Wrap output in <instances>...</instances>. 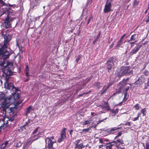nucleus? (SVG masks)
<instances>
[{
	"label": "nucleus",
	"mask_w": 149,
	"mask_h": 149,
	"mask_svg": "<svg viewBox=\"0 0 149 149\" xmlns=\"http://www.w3.org/2000/svg\"><path fill=\"white\" fill-rule=\"evenodd\" d=\"M3 46L0 48V67L3 73L6 74L12 68L13 63L11 62H7L6 59L8 58L13 53L12 51L9 52L8 49L4 48Z\"/></svg>",
	"instance_id": "f257e3e1"
},
{
	"label": "nucleus",
	"mask_w": 149,
	"mask_h": 149,
	"mask_svg": "<svg viewBox=\"0 0 149 149\" xmlns=\"http://www.w3.org/2000/svg\"><path fill=\"white\" fill-rule=\"evenodd\" d=\"M20 95L19 93L15 94L14 96L11 97H8L4 101V103L2 105L3 107V112H6V110L8 109V111L10 110V112L13 111H17V105L22 102L21 100H19L18 101H16V100L19 98Z\"/></svg>",
	"instance_id": "f03ea898"
},
{
	"label": "nucleus",
	"mask_w": 149,
	"mask_h": 149,
	"mask_svg": "<svg viewBox=\"0 0 149 149\" xmlns=\"http://www.w3.org/2000/svg\"><path fill=\"white\" fill-rule=\"evenodd\" d=\"M3 17L4 21L3 25L2 26H5L6 28L9 27L10 26V22L12 21L14 19L13 18L10 17L8 12L6 10H3L2 13L1 15Z\"/></svg>",
	"instance_id": "7ed1b4c3"
},
{
	"label": "nucleus",
	"mask_w": 149,
	"mask_h": 149,
	"mask_svg": "<svg viewBox=\"0 0 149 149\" xmlns=\"http://www.w3.org/2000/svg\"><path fill=\"white\" fill-rule=\"evenodd\" d=\"M46 145L48 149H56L58 147L56 141L54 136L47 137L45 139Z\"/></svg>",
	"instance_id": "20e7f679"
},
{
	"label": "nucleus",
	"mask_w": 149,
	"mask_h": 149,
	"mask_svg": "<svg viewBox=\"0 0 149 149\" xmlns=\"http://www.w3.org/2000/svg\"><path fill=\"white\" fill-rule=\"evenodd\" d=\"M9 78V76H7L5 78V81L4 84L5 88L10 90L14 89L16 91H17L18 90L14 86L13 84L8 81V79Z\"/></svg>",
	"instance_id": "39448f33"
},
{
	"label": "nucleus",
	"mask_w": 149,
	"mask_h": 149,
	"mask_svg": "<svg viewBox=\"0 0 149 149\" xmlns=\"http://www.w3.org/2000/svg\"><path fill=\"white\" fill-rule=\"evenodd\" d=\"M120 72L121 74H120V76L130 75L132 74V71L130 70V68L128 66L121 67Z\"/></svg>",
	"instance_id": "423d86ee"
},
{
	"label": "nucleus",
	"mask_w": 149,
	"mask_h": 149,
	"mask_svg": "<svg viewBox=\"0 0 149 149\" xmlns=\"http://www.w3.org/2000/svg\"><path fill=\"white\" fill-rule=\"evenodd\" d=\"M112 1V0H107L104 9V12L105 13L109 12L111 10V2Z\"/></svg>",
	"instance_id": "0eeeda50"
},
{
	"label": "nucleus",
	"mask_w": 149,
	"mask_h": 149,
	"mask_svg": "<svg viewBox=\"0 0 149 149\" xmlns=\"http://www.w3.org/2000/svg\"><path fill=\"white\" fill-rule=\"evenodd\" d=\"M66 129L65 128L63 129L61 134L60 137L59 138L58 140V142L60 143L66 139Z\"/></svg>",
	"instance_id": "6e6552de"
},
{
	"label": "nucleus",
	"mask_w": 149,
	"mask_h": 149,
	"mask_svg": "<svg viewBox=\"0 0 149 149\" xmlns=\"http://www.w3.org/2000/svg\"><path fill=\"white\" fill-rule=\"evenodd\" d=\"M81 140L78 139L74 143L75 145V148L77 149H82L83 148H84L83 144L81 143L79 144Z\"/></svg>",
	"instance_id": "1a4fd4ad"
},
{
	"label": "nucleus",
	"mask_w": 149,
	"mask_h": 149,
	"mask_svg": "<svg viewBox=\"0 0 149 149\" xmlns=\"http://www.w3.org/2000/svg\"><path fill=\"white\" fill-rule=\"evenodd\" d=\"M36 137V138L34 139L32 138L31 137L28 139L26 141V144L27 145H30L31 144V143L34 141H36L39 139L40 137V136L38 135H34V137Z\"/></svg>",
	"instance_id": "9d476101"
},
{
	"label": "nucleus",
	"mask_w": 149,
	"mask_h": 149,
	"mask_svg": "<svg viewBox=\"0 0 149 149\" xmlns=\"http://www.w3.org/2000/svg\"><path fill=\"white\" fill-rule=\"evenodd\" d=\"M11 36L9 35H6L4 36V43L3 45L4 47H6L8 46V43L11 40Z\"/></svg>",
	"instance_id": "9b49d317"
},
{
	"label": "nucleus",
	"mask_w": 149,
	"mask_h": 149,
	"mask_svg": "<svg viewBox=\"0 0 149 149\" xmlns=\"http://www.w3.org/2000/svg\"><path fill=\"white\" fill-rule=\"evenodd\" d=\"M106 65L108 69V71L109 72V71L111 69L112 67L114 65L112 59L108 61L107 62Z\"/></svg>",
	"instance_id": "f8f14e48"
},
{
	"label": "nucleus",
	"mask_w": 149,
	"mask_h": 149,
	"mask_svg": "<svg viewBox=\"0 0 149 149\" xmlns=\"http://www.w3.org/2000/svg\"><path fill=\"white\" fill-rule=\"evenodd\" d=\"M120 128L121 127H113L110 129H108L107 132H108L109 134H112L116 133L117 130Z\"/></svg>",
	"instance_id": "ddd939ff"
},
{
	"label": "nucleus",
	"mask_w": 149,
	"mask_h": 149,
	"mask_svg": "<svg viewBox=\"0 0 149 149\" xmlns=\"http://www.w3.org/2000/svg\"><path fill=\"white\" fill-rule=\"evenodd\" d=\"M8 98H7L5 99V94L2 92H0V100H3V102L1 104V107L3 109V107H2V105L4 102V101L7 99Z\"/></svg>",
	"instance_id": "4468645a"
},
{
	"label": "nucleus",
	"mask_w": 149,
	"mask_h": 149,
	"mask_svg": "<svg viewBox=\"0 0 149 149\" xmlns=\"http://www.w3.org/2000/svg\"><path fill=\"white\" fill-rule=\"evenodd\" d=\"M118 112H111L109 114V116L112 119L115 120L118 117L117 114Z\"/></svg>",
	"instance_id": "2eb2a0df"
},
{
	"label": "nucleus",
	"mask_w": 149,
	"mask_h": 149,
	"mask_svg": "<svg viewBox=\"0 0 149 149\" xmlns=\"http://www.w3.org/2000/svg\"><path fill=\"white\" fill-rule=\"evenodd\" d=\"M93 119V117L88 118V119L86 120L83 123V125H86L90 124L92 122Z\"/></svg>",
	"instance_id": "dca6fc26"
},
{
	"label": "nucleus",
	"mask_w": 149,
	"mask_h": 149,
	"mask_svg": "<svg viewBox=\"0 0 149 149\" xmlns=\"http://www.w3.org/2000/svg\"><path fill=\"white\" fill-rule=\"evenodd\" d=\"M122 137L121 139H117L116 141H114L113 142H115L117 144L119 145V146L121 145L123 143L122 140Z\"/></svg>",
	"instance_id": "f3484780"
},
{
	"label": "nucleus",
	"mask_w": 149,
	"mask_h": 149,
	"mask_svg": "<svg viewBox=\"0 0 149 149\" xmlns=\"http://www.w3.org/2000/svg\"><path fill=\"white\" fill-rule=\"evenodd\" d=\"M8 141H6L3 143L1 144L0 146V148L1 149H5V147L6 146L7 144H8Z\"/></svg>",
	"instance_id": "a211bd4d"
},
{
	"label": "nucleus",
	"mask_w": 149,
	"mask_h": 149,
	"mask_svg": "<svg viewBox=\"0 0 149 149\" xmlns=\"http://www.w3.org/2000/svg\"><path fill=\"white\" fill-rule=\"evenodd\" d=\"M113 142L111 143H108L107 144L106 148L107 149H112V147L114 146H113Z\"/></svg>",
	"instance_id": "6ab92c4d"
},
{
	"label": "nucleus",
	"mask_w": 149,
	"mask_h": 149,
	"mask_svg": "<svg viewBox=\"0 0 149 149\" xmlns=\"http://www.w3.org/2000/svg\"><path fill=\"white\" fill-rule=\"evenodd\" d=\"M35 111V110L34 108L31 106H30L26 109V112H30V111Z\"/></svg>",
	"instance_id": "aec40b11"
},
{
	"label": "nucleus",
	"mask_w": 149,
	"mask_h": 149,
	"mask_svg": "<svg viewBox=\"0 0 149 149\" xmlns=\"http://www.w3.org/2000/svg\"><path fill=\"white\" fill-rule=\"evenodd\" d=\"M91 127H89V128L87 129H84L82 130V132H90L91 131Z\"/></svg>",
	"instance_id": "412c9836"
},
{
	"label": "nucleus",
	"mask_w": 149,
	"mask_h": 149,
	"mask_svg": "<svg viewBox=\"0 0 149 149\" xmlns=\"http://www.w3.org/2000/svg\"><path fill=\"white\" fill-rule=\"evenodd\" d=\"M113 144L114 146L112 147V149H116V148H119V145L117 144L115 142H113Z\"/></svg>",
	"instance_id": "4be33fe9"
},
{
	"label": "nucleus",
	"mask_w": 149,
	"mask_h": 149,
	"mask_svg": "<svg viewBox=\"0 0 149 149\" xmlns=\"http://www.w3.org/2000/svg\"><path fill=\"white\" fill-rule=\"evenodd\" d=\"M122 42V40H120L117 43V45L116 46V47H118L120 45H121L122 44L121 42Z\"/></svg>",
	"instance_id": "5701e85b"
},
{
	"label": "nucleus",
	"mask_w": 149,
	"mask_h": 149,
	"mask_svg": "<svg viewBox=\"0 0 149 149\" xmlns=\"http://www.w3.org/2000/svg\"><path fill=\"white\" fill-rule=\"evenodd\" d=\"M138 51V49L137 48H134L133 50H132L131 53L132 54H135Z\"/></svg>",
	"instance_id": "b1692460"
},
{
	"label": "nucleus",
	"mask_w": 149,
	"mask_h": 149,
	"mask_svg": "<svg viewBox=\"0 0 149 149\" xmlns=\"http://www.w3.org/2000/svg\"><path fill=\"white\" fill-rule=\"evenodd\" d=\"M121 134H122V132H118V135L115 137L114 139H117V138L118 137L121 136Z\"/></svg>",
	"instance_id": "393cba45"
},
{
	"label": "nucleus",
	"mask_w": 149,
	"mask_h": 149,
	"mask_svg": "<svg viewBox=\"0 0 149 149\" xmlns=\"http://www.w3.org/2000/svg\"><path fill=\"white\" fill-rule=\"evenodd\" d=\"M81 58V56L80 55H79L77 56V57L76 59V61L77 63H78L79 60Z\"/></svg>",
	"instance_id": "a878e982"
},
{
	"label": "nucleus",
	"mask_w": 149,
	"mask_h": 149,
	"mask_svg": "<svg viewBox=\"0 0 149 149\" xmlns=\"http://www.w3.org/2000/svg\"><path fill=\"white\" fill-rule=\"evenodd\" d=\"M93 20V17L92 16H91L89 18L87 23V24H88L91 22V21Z\"/></svg>",
	"instance_id": "bb28decb"
},
{
	"label": "nucleus",
	"mask_w": 149,
	"mask_h": 149,
	"mask_svg": "<svg viewBox=\"0 0 149 149\" xmlns=\"http://www.w3.org/2000/svg\"><path fill=\"white\" fill-rule=\"evenodd\" d=\"M127 94L126 93L125 94L124 98L123 100L125 102L127 100Z\"/></svg>",
	"instance_id": "cd10ccee"
},
{
	"label": "nucleus",
	"mask_w": 149,
	"mask_h": 149,
	"mask_svg": "<svg viewBox=\"0 0 149 149\" xmlns=\"http://www.w3.org/2000/svg\"><path fill=\"white\" fill-rule=\"evenodd\" d=\"M0 3L2 5V9H4V8L3 7V6H4V3H3V0H0Z\"/></svg>",
	"instance_id": "c85d7f7f"
},
{
	"label": "nucleus",
	"mask_w": 149,
	"mask_h": 149,
	"mask_svg": "<svg viewBox=\"0 0 149 149\" xmlns=\"http://www.w3.org/2000/svg\"><path fill=\"white\" fill-rule=\"evenodd\" d=\"M28 66L27 65L26 66V75L27 76H29V73L28 72Z\"/></svg>",
	"instance_id": "c756f323"
},
{
	"label": "nucleus",
	"mask_w": 149,
	"mask_h": 149,
	"mask_svg": "<svg viewBox=\"0 0 149 149\" xmlns=\"http://www.w3.org/2000/svg\"><path fill=\"white\" fill-rule=\"evenodd\" d=\"M146 149H149V142L146 143Z\"/></svg>",
	"instance_id": "7c9ffc66"
},
{
	"label": "nucleus",
	"mask_w": 149,
	"mask_h": 149,
	"mask_svg": "<svg viewBox=\"0 0 149 149\" xmlns=\"http://www.w3.org/2000/svg\"><path fill=\"white\" fill-rule=\"evenodd\" d=\"M134 108L136 109H138L139 108V104H137L134 106Z\"/></svg>",
	"instance_id": "2f4dec72"
},
{
	"label": "nucleus",
	"mask_w": 149,
	"mask_h": 149,
	"mask_svg": "<svg viewBox=\"0 0 149 149\" xmlns=\"http://www.w3.org/2000/svg\"><path fill=\"white\" fill-rule=\"evenodd\" d=\"M38 128H37L35 131H34L33 133V134H34L37 133L38 131Z\"/></svg>",
	"instance_id": "473e14b6"
},
{
	"label": "nucleus",
	"mask_w": 149,
	"mask_h": 149,
	"mask_svg": "<svg viewBox=\"0 0 149 149\" xmlns=\"http://www.w3.org/2000/svg\"><path fill=\"white\" fill-rule=\"evenodd\" d=\"M107 118H104V119H103V120H100L98 121V123H97V125L99 123H100L101 122H102L104 120L106 119Z\"/></svg>",
	"instance_id": "72a5a7b5"
},
{
	"label": "nucleus",
	"mask_w": 149,
	"mask_h": 149,
	"mask_svg": "<svg viewBox=\"0 0 149 149\" xmlns=\"http://www.w3.org/2000/svg\"><path fill=\"white\" fill-rule=\"evenodd\" d=\"M30 123V121L29 120H28V121L26 122L25 124L24 125V126H26L27 125Z\"/></svg>",
	"instance_id": "f704fd0d"
},
{
	"label": "nucleus",
	"mask_w": 149,
	"mask_h": 149,
	"mask_svg": "<svg viewBox=\"0 0 149 149\" xmlns=\"http://www.w3.org/2000/svg\"><path fill=\"white\" fill-rule=\"evenodd\" d=\"M99 143H103V141L102 139H99Z\"/></svg>",
	"instance_id": "c9c22d12"
},
{
	"label": "nucleus",
	"mask_w": 149,
	"mask_h": 149,
	"mask_svg": "<svg viewBox=\"0 0 149 149\" xmlns=\"http://www.w3.org/2000/svg\"><path fill=\"white\" fill-rule=\"evenodd\" d=\"M143 74L146 75H148V72L146 71H145L143 72Z\"/></svg>",
	"instance_id": "e433bc0d"
},
{
	"label": "nucleus",
	"mask_w": 149,
	"mask_h": 149,
	"mask_svg": "<svg viewBox=\"0 0 149 149\" xmlns=\"http://www.w3.org/2000/svg\"><path fill=\"white\" fill-rule=\"evenodd\" d=\"M139 116H138L136 117L133 120L134 121H136L138 120L139 118Z\"/></svg>",
	"instance_id": "4c0bfd02"
},
{
	"label": "nucleus",
	"mask_w": 149,
	"mask_h": 149,
	"mask_svg": "<svg viewBox=\"0 0 149 149\" xmlns=\"http://www.w3.org/2000/svg\"><path fill=\"white\" fill-rule=\"evenodd\" d=\"M125 85H126V84H123V85H121V86H120V89H122V88H123V87H124L125 86Z\"/></svg>",
	"instance_id": "58836bf2"
},
{
	"label": "nucleus",
	"mask_w": 149,
	"mask_h": 149,
	"mask_svg": "<svg viewBox=\"0 0 149 149\" xmlns=\"http://www.w3.org/2000/svg\"><path fill=\"white\" fill-rule=\"evenodd\" d=\"M92 0H88L87 2V5L89 3H92Z\"/></svg>",
	"instance_id": "ea45409f"
},
{
	"label": "nucleus",
	"mask_w": 149,
	"mask_h": 149,
	"mask_svg": "<svg viewBox=\"0 0 149 149\" xmlns=\"http://www.w3.org/2000/svg\"><path fill=\"white\" fill-rule=\"evenodd\" d=\"M125 125H127L129 126H130V122H127L125 123Z\"/></svg>",
	"instance_id": "a19ab883"
},
{
	"label": "nucleus",
	"mask_w": 149,
	"mask_h": 149,
	"mask_svg": "<svg viewBox=\"0 0 149 149\" xmlns=\"http://www.w3.org/2000/svg\"><path fill=\"white\" fill-rule=\"evenodd\" d=\"M134 35H132V36L131 38H130V40H129L128 41V42H129L130 40H133V37H134Z\"/></svg>",
	"instance_id": "79ce46f5"
},
{
	"label": "nucleus",
	"mask_w": 149,
	"mask_h": 149,
	"mask_svg": "<svg viewBox=\"0 0 149 149\" xmlns=\"http://www.w3.org/2000/svg\"><path fill=\"white\" fill-rule=\"evenodd\" d=\"M125 36L126 34H124L121 37L120 40H122L123 39V38L125 37Z\"/></svg>",
	"instance_id": "37998d69"
},
{
	"label": "nucleus",
	"mask_w": 149,
	"mask_h": 149,
	"mask_svg": "<svg viewBox=\"0 0 149 149\" xmlns=\"http://www.w3.org/2000/svg\"><path fill=\"white\" fill-rule=\"evenodd\" d=\"M146 22L147 23L149 22V16L148 17L146 21Z\"/></svg>",
	"instance_id": "c03bdc74"
},
{
	"label": "nucleus",
	"mask_w": 149,
	"mask_h": 149,
	"mask_svg": "<svg viewBox=\"0 0 149 149\" xmlns=\"http://www.w3.org/2000/svg\"><path fill=\"white\" fill-rule=\"evenodd\" d=\"M129 87H127L125 88V90L126 91V92L129 90Z\"/></svg>",
	"instance_id": "a18cd8bd"
},
{
	"label": "nucleus",
	"mask_w": 149,
	"mask_h": 149,
	"mask_svg": "<svg viewBox=\"0 0 149 149\" xmlns=\"http://www.w3.org/2000/svg\"><path fill=\"white\" fill-rule=\"evenodd\" d=\"M91 114L92 116H95L96 114L95 113V112H91Z\"/></svg>",
	"instance_id": "49530a36"
},
{
	"label": "nucleus",
	"mask_w": 149,
	"mask_h": 149,
	"mask_svg": "<svg viewBox=\"0 0 149 149\" xmlns=\"http://www.w3.org/2000/svg\"><path fill=\"white\" fill-rule=\"evenodd\" d=\"M147 85L148 86H149V78L148 79V81L147 83Z\"/></svg>",
	"instance_id": "de8ad7c7"
},
{
	"label": "nucleus",
	"mask_w": 149,
	"mask_h": 149,
	"mask_svg": "<svg viewBox=\"0 0 149 149\" xmlns=\"http://www.w3.org/2000/svg\"><path fill=\"white\" fill-rule=\"evenodd\" d=\"M113 43H112V44H111V45H110L109 47L110 48H111L113 47Z\"/></svg>",
	"instance_id": "09e8293b"
},
{
	"label": "nucleus",
	"mask_w": 149,
	"mask_h": 149,
	"mask_svg": "<svg viewBox=\"0 0 149 149\" xmlns=\"http://www.w3.org/2000/svg\"><path fill=\"white\" fill-rule=\"evenodd\" d=\"M100 83L99 82H97V84H96V85L98 87V88H99V87H98V86L100 85Z\"/></svg>",
	"instance_id": "8fccbe9b"
},
{
	"label": "nucleus",
	"mask_w": 149,
	"mask_h": 149,
	"mask_svg": "<svg viewBox=\"0 0 149 149\" xmlns=\"http://www.w3.org/2000/svg\"><path fill=\"white\" fill-rule=\"evenodd\" d=\"M137 3H136V2H135L134 3V5H137Z\"/></svg>",
	"instance_id": "3c124183"
},
{
	"label": "nucleus",
	"mask_w": 149,
	"mask_h": 149,
	"mask_svg": "<svg viewBox=\"0 0 149 149\" xmlns=\"http://www.w3.org/2000/svg\"><path fill=\"white\" fill-rule=\"evenodd\" d=\"M32 137V138H33L34 139H35V138H36V137H34V136H31Z\"/></svg>",
	"instance_id": "603ef678"
},
{
	"label": "nucleus",
	"mask_w": 149,
	"mask_h": 149,
	"mask_svg": "<svg viewBox=\"0 0 149 149\" xmlns=\"http://www.w3.org/2000/svg\"><path fill=\"white\" fill-rule=\"evenodd\" d=\"M134 43V42H130V43H131V45H132V44H133Z\"/></svg>",
	"instance_id": "864d4df0"
},
{
	"label": "nucleus",
	"mask_w": 149,
	"mask_h": 149,
	"mask_svg": "<svg viewBox=\"0 0 149 149\" xmlns=\"http://www.w3.org/2000/svg\"><path fill=\"white\" fill-rule=\"evenodd\" d=\"M103 146V145H101L99 146V147H101V146Z\"/></svg>",
	"instance_id": "5fc2aeb1"
},
{
	"label": "nucleus",
	"mask_w": 149,
	"mask_h": 149,
	"mask_svg": "<svg viewBox=\"0 0 149 149\" xmlns=\"http://www.w3.org/2000/svg\"><path fill=\"white\" fill-rule=\"evenodd\" d=\"M9 113H10V114H11V113H12V114H13V113H14V112H9Z\"/></svg>",
	"instance_id": "6e6d98bb"
},
{
	"label": "nucleus",
	"mask_w": 149,
	"mask_h": 149,
	"mask_svg": "<svg viewBox=\"0 0 149 149\" xmlns=\"http://www.w3.org/2000/svg\"><path fill=\"white\" fill-rule=\"evenodd\" d=\"M144 88L145 89L147 88V87L146 86Z\"/></svg>",
	"instance_id": "4d7b16f0"
},
{
	"label": "nucleus",
	"mask_w": 149,
	"mask_h": 149,
	"mask_svg": "<svg viewBox=\"0 0 149 149\" xmlns=\"http://www.w3.org/2000/svg\"><path fill=\"white\" fill-rule=\"evenodd\" d=\"M144 109H143V110H142L141 112H144Z\"/></svg>",
	"instance_id": "13d9d810"
},
{
	"label": "nucleus",
	"mask_w": 149,
	"mask_h": 149,
	"mask_svg": "<svg viewBox=\"0 0 149 149\" xmlns=\"http://www.w3.org/2000/svg\"><path fill=\"white\" fill-rule=\"evenodd\" d=\"M144 114V113L145 112H142Z\"/></svg>",
	"instance_id": "bf43d9fd"
},
{
	"label": "nucleus",
	"mask_w": 149,
	"mask_h": 149,
	"mask_svg": "<svg viewBox=\"0 0 149 149\" xmlns=\"http://www.w3.org/2000/svg\"><path fill=\"white\" fill-rule=\"evenodd\" d=\"M147 11V10H146L145 11V12H146Z\"/></svg>",
	"instance_id": "052dcab7"
},
{
	"label": "nucleus",
	"mask_w": 149,
	"mask_h": 149,
	"mask_svg": "<svg viewBox=\"0 0 149 149\" xmlns=\"http://www.w3.org/2000/svg\"><path fill=\"white\" fill-rule=\"evenodd\" d=\"M86 146L87 147V145H86Z\"/></svg>",
	"instance_id": "680f3d73"
},
{
	"label": "nucleus",
	"mask_w": 149,
	"mask_h": 149,
	"mask_svg": "<svg viewBox=\"0 0 149 149\" xmlns=\"http://www.w3.org/2000/svg\"><path fill=\"white\" fill-rule=\"evenodd\" d=\"M123 149V148H121V149Z\"/></svg>",
	"instance_id": "e2e57ef3"
},
{
	"label": "nucleus",
	"mask_w": 149,
	"mask_h": 149,
	"mask_svg": "<svg viewBox=\"0 0 149 149\" xmlns=\"http://www.w3.org/2000/svg\"><path fill=\"white\" fill-rule=\"evenodd\" d=\"M118 148H117V149H119Z\"/></svg>",
	"instance_id": "0e129e2a"
}]
</instances>
